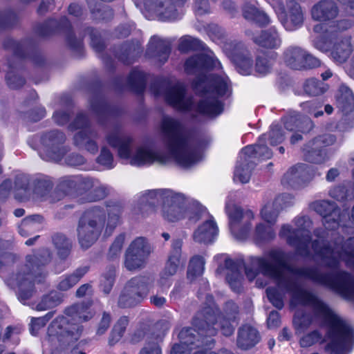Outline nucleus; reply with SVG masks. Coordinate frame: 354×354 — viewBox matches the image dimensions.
<instances>
[{
    "instance_id": "nucleus-1",
    "label": "nucleus",
    "mask_w": 354,
    "mask_h": 354,
    "mask_svg": "<svg viewBox=\"0 0 354 354\" xmlns=\"http://www.w3.org/2000/svg\"><path fill=\"white\" fill-rule=\"evenodd\" d=\"M245 275L250 281L256 278L259 271L264 276L274 279L277 288H268L267 297L274 306L279 309L283 307L285 292L291 295L290 306H310L313 315L295 313L293 326L295 334L301 335L312 324L325 326L333 331L342 320L326 304L312 293L304 290L298 283L297 276H300L326 286L340 295L343 298L354 301V279L344 272L324 274L315 268H304L294 271L288 266L287 257L281 250H272L266 257H251L250 267L246 266Z\"/></svg>"
},
{
    "instance_id": "nucleus-2",
    "label": "nucleus",
    "mask_w": 354,
    "mask_h": 354,
    "mask_svg": "<svg viewBox=\"0 0 354 354\" xmlns=\"http://www.w3.org/2000/svg\"><path fill=\"white\" fill-rule=\"evenodd\" d=\"M160 129L167 140L169 154L157 151L150 145H142L134 150L133 140L118 130L109 133L106 139L109 145L118 149L121 159L133 166L166 165L174 159L180 165L188 167L202 158L201 151L192 147L183 136V127L179 120L163 115Z\"/></svg>"
},
{
    "instance_id": "nucleus-3",
    "label": "nucleus",
    "mask_w": 354,
    "mask_h": 354,
    "mask_svg": "<svg viewBox=\"0 0 354 354\" xmlns=\"http://www.w3.org/2000/svg\"><path fill=\"white\" fill-rule=\"evenodd\" d=\"M295 228L289 225H283L279 236L286 240L288 244L293 246L297 252L303 256L314 254L328 267H335L340 261H344L348 266L354 267V237L348 239L342 245V239L333 245H326L324 236L315 231L317 239L311 241L309 230L312 222L308 217L299 216L294 220Z\"/></svg>"
},
{
    "instance_id": "nucleus-4",
    "label": "nucleus",
    "mask_w": 354,
    "mask_h": 354,
    "mask_svg": "<svg viewBox=\"0 0 354 354\" xmlns=\"http://www.w3.org/2000/svg\"><path fill=\"white\" fill-rule=\"evenodd\" d=\"M238 313L237 306L232 301H227L225 307V315H218L217 308H207L203 310V319L196 317L194 325L196 328H183L180 330L178 337L180 344H175L171 348V354H190L193 349L199 348L194 354H207L204 345L209 346L213 340L211 338L217 332L215 326H219L223 334L231 335L234 330L236 315Z\"/></svg>"
},
{
    "instance_id": "nucleus-5",
    "label": "nucleus",
    "mask_w": 354,
    "mask_h": 354,
    "mask_svg": "<svg viewBox=\"0 0 354 354\" xmlns=\"http://www.w3.org/2000/svg\"><path fill=\"white\" fill-rule=\"evenodd\" d=\"M108 214L106 232H111L119 223L122 209L120 205L110 207L106 211L95 206L87 209L80 218L77 232L82 248L91 247L100 236L104 226L106 214Z\"/></svg>"
},
{
    "instance_id": "nucleus-6",
    "label": "nucleus",
    "mask_w": 354,
    "mask_h": 354,
    "mask_svg": "<svg viewBox=\"0 0 354 354\" xmlns=\"http://www.w3.org/2000/svg\"><path fill=\"white\" fill-rule=\"evenodd\" d=\"M82 331V326L70 324L64 316L57 317L48 328L43 347L51 354H85L80 351L77 342Z\"/></svg>"
},
{
    "instance_id": "nucleus-7",
    "label": "nucleus",
    "mask_w": 354,
    "mask_h": 354,
    "mask_svg": "<svg viewBox=\"0 0 354 354\" xmlns=\"http://www.w3.org/2000/svg\"><path fill=\"white\" fill-rule=\"evenodd\" d=\"M194 88L201 94V99L196 110L209 116H215L223 111V106L219 98L228 90V79L225 76L210 74L198 77Z\"/></svg>"
},
{
    "instance_id": "nucleus-8",
    "label": "nucleus",
    "mask_w": 354,
    "mask_h": 354,
    "mask_svg": "<svg viewBox=\"0 0 354 354\" xmlns=\"http://www.w3.org/2000/svg\"><path fill=\"white\" fill-rule=\"evenodd\" d=\"M50 254L45 249L41 253L29 255L26 263L15 275L6 280V283L13 289L18 290L19 297L21 299L29 298L33 291L35 282L39 283L45 274L42 266L50 261Z\"/></svg>"
},
{
    "instance_id": "nucleus-9",
    "label": "nucleus",
    "mask_w": 354,
    "mask_h": 354,
    "mask_svg": "<svg viewBox=\"0 0 354 354\" xmlns=\"http://www.w3.org/2000/svg\"><path fill=\"white\" fill-rule=\"evenodd\" d=\"M155 200L161 204V215L167 221L176 222L185 217L186 209L184 196L171 189H162L148 190L143 194L142 201L148 204L145 208L150 212H143V216H147L154 212L151 205L154 203Z\"/></svg>"
},
{
    "instance_id": "nucleus-10",
    "label": "nucleus",
    "mask_w": 354,
    "mask_h": 354,
    "mask_svg": "<svg viewBox=\"0 0 354 354\" xmlns=\"http://www.w3.org/2000/svg\"><path fill=\"white\" fill-rule=\"evenodd\" d=\"M153 280L149 276H137L127 281L119 299L122 308H131L141 303L147 296Z\"/></svg>"
},
{
    "instance_id": "nucleus-11",
    "label": "nucleus",
    "mask_w": 354,
    "mask_h": 354,
    "mask_svg": "<svg viewBox=\"0 0 354 354\" xmlns=\"http://www.w3.org/2000/svg\"><path fill=\"white\" fill-rule=\"evenodd\" d=\"M330 342L326 346L328 354H347L350 352L353 343V329L344 320L333 331L328 330Z\"/></svg>"
},
{
    "instance_id": "nucleus-12",
    "label": "nucleus",
    "mask_w": 354,
    "mask_h": 354,
    "mask_svg": "<svg viewBox=\"0 0 354 354\" xmlns=\"http://www.w3.org/2000/svg\"><path fill=\"white\" fill-rule=\"evenodd\" d=\"M152 252V248L144 237L136 238L125 252L124 266L130 271L144 268Z\"/></svg>"
},
{
    "instance_id": "nucleus-13",
    "label": "nucleus",
    "mask_w": 354,
    "mask_h": 354,
    "mask_svg": "<svg viewBox=\"0 0 354 354\" xmlns=\"http://www.w3.org/2000/svg\"><path fill=\"white\" fill-rule=\"evenodd\" d=\"M226 213L229 218L230 229L237 239H245L251 227V221L254 218L251 210H243L241 207L229 203L226 204Z\"/></svg>"
},
{
    "instance_id": "nucleus-14",
    "label": "nucleus",
    "mask_w": 354,
    "mask_h": 354,
    "mask_svg": "<svg viewBox=\"0 0 354 354\" xmlns=\"http://www.w3.org/2000/svg\"><path fill=\"white\" fill-rule=\"evenodd\" d=\"M274 9L286 30H293L302 25L304 13L300 5L295 0H288L286 8L281 1H277Z\"/></svg>"
},
{
    "instance_id": "nucleus-15",
    "label": "nucleus",
    "mask_w": 354,
    "mask_h": 354,
    "mask_svg": "<svg viewBox=\"0 0 354 354\" xmlns=\"http://www.w3.org/2000/svg\"><path fill=\"white\" fill-rule=\"evenodd\" d=\"M69 128L72 131L80 129L74 136L75 145L84 148L92 154H95L98 151V146L93 140L97 137V133L88 127V120L84 114L77 115Z\"/></svg>"
},
{
    "instance_id": "nucleus-16",
    "label": "nucleus",
    "mask_w": 354,
    "mask_h": 354,
    "mask_svg": "<svg viewBox=\"0 0 354 354\" xmlns=\"http://www.w3.org/2000/svg\"><path fill=\"white\" fill-rule=\"evenodd\" d=\"M65 136L58 131H52L44 134L41 138L40 156L46 160L59 161L67 149L62 146Z\"/></svg>"
},
{
    "instance_id": "nucleus-17",
    "label": "nucleus",
    "mask_w": 354,
    "mask_h": 354,
    "mask_svg": "<svg viewBox=\"0 0 354 354\" xmlns=\"http://www.w3.org/2000/svg\"><path fill=\"white\" fill-rule=\"evenodd\" d=\"M315 170L306 164H297L290 167L284 174L281 181L283 185L295 189L304 188L313 180Z\"/></svg>"
},
{
    "instance_id": "nucleus-18",
    "label": "nucleus",
    "mask_w": 354,
    "mask_h": 354,
    "mask_svg": "<svg viewBox=\"0 0 354 354\" xmlns=\"http://www.w3.org/2000/svg\"><path fill=\"white\" fill-rule=\"evenodd\" d=\"M145 10L162 21L176 19L180 8L174 0H142Z\"/></svg>"
},
{
    "instance_id": "nucleus-19",
    "label": "nucleus",
    "mask_w": 354,
    "mask_h": 354,
    "mask_svg": "<svg viewBox=\"0 0 354 354\" xmlns=\"http://www.w3.org/2000/svg\"><path fill=\"white\" fill-rule=\"evenodd\" d=\"M312 208L323 216V223L328 230H335L341 221L340 210L334 202L322 200L314 202Z\"/></svg>"
},
{
    "instance_id": "nucleus-20",
    "label": "nucleus",
    "mask_w": 354,
    "mask_h": 354,
    "mask_svg": "<svg viewBox=\"0 0 354 354\" xmlns=\"http://www.w3.org/2000/svg\"><path fill=\"white\" fill-rule=\"evenodd\" d=\"M166 101L173 107L180 111H188L192 109V101L185 95V86L181 83L171 86L165 93Z\"/></svg>"
},
{
    "instance_id": "nucleus-21",
    "label": "nucleus",
    "mask_w": 354,
    "mask_h": 354,
    "mask_svg": "<svg viewBox=\"0 0 354 354\" xmlns=\"http://www.w3.org/2000/svg\"><path fill=\"white\" fill-rule=\"evenodd\" d=\"M215 259L221 263L224 262L226 269V280L234 291H239L241 286L243 279L240 272L241 263H235L229 259L225 254H218L215 257Z\"/></svg>"
},
{
    "instance_id": "nucleus-22",
    "label": "nucleus",
    "mask_w": 354,
    "mask_h": 354,
    "mask_svg": "<svg viewBox=\"0 0 354 354\" xmlns=\"http://www.w3.org/2000/svg\"><path fill=\"white\" fill-rule=\"evenodd\" d=\"M212 54H200L189 58L185 64L187 73H195L203 68H220V62Z\"/></svg>"
},
{
    "instance_id": "nucleus-23",
    "label": "nucleus",
    "mask_w": 354,
    "mask_h": 354,
    "mask_svg": "<svg viewBox=\"0 0 354 354\" xmlns=\"http://www.w3.org/2000/svg\"><path fill=\"white\" fill-rule=\"evenodd\" d=\"M338 8L332 0H323L315 4L311 10L313 19L319 21H330L337 17Z\"/></svg>"
},
{
    "instance_id": "nucleus-24",
    "label": "nucleus",
    "mask_w": 354,
    "mask_h": 354,
    "mask_svg": "<svg viewBox=\"0 0 354 354\" xmlns=\"http://www.w3.org/2000/svg\"><path fill=\"white\" fill-rule=\"evenodd\" d=\"M247 35L252 37L253 41L258 46L266 48H277L281 46V40L277 30L272 27L262 31L259 35H254L248 30Z\"/></svg>"
},
{
    "instance_id": "nucleus-25",
    "label": "nucleus",
    "mask_w": 354,
    "mask_h": 354,
    "mask_svg": "<svg viewBox=\"0 0 354 354\" xmlns=\"http://www.w3.org/2000/svg\"><path fill=\"white\" fill-rule=\"evenodd\" d=\"M267 140L266 135H263L259 140V144L256 145H250L243 148L241 152V161H247L248 158L253 159L261 158L262 159H269L272 157V151L265 145Z\"/></svg>"
},
{
    "instance_id": "nucleus-26",
    "label": "nucleus",
    "mask_w": 354,
    "mask_h": 354,
    "mask_svg": "<svg viewBox=\"0 0 354 354\" xmlns=\"http://www.w3.org/2000/svg\"><path fill=\"white\" fill-rule=\"evenodd\" d=\"M217 234L216 224L211 217L198 226L194 232L193 237L196 242L207 244L214 241Z\"/></svg>"
},
{
    "instance_id": "nucleus-27",
    "label": "nucleus",
    "mask_w": 354,
    "mask_h": 354,
    "mask_svg": "<svg viewBox=\"0 0 354 354\" xmlns=\"http://www.w3.org/2000/svg\"><path fill=\"white\" fill-rule=\"evenodd\" d=\"M170 53V44L158 37H152L149 42L147 54L158 59L160 64H164Z\"/></svg>"
},
{
    "instance_id": "nucleus-28",
    "label": "nucleus",
    "mask_w": 354,
    "mask_h": 354,
    "mask_svg": "<svg viewBox=\"0 0 354 354\" xmlns=\"http://www.w3.org/2000/svg\"><path fill=\"white\" fill-rule=\"evenodd\" d=\"M285 128L290 131H299L302 133L309 132L313 128L311 120L306 116H301L296 113H292L283 119Z\"/></svg>"
},
{
    "instance_id": "nucleus-29",
    "label": "nucleus",
    "mask_w": 354,
    "mask_h": 354,
    "mask_svg": "<svg viewBox=\"0 0 354 354\" xmlns=\"http://www.w3.org/2000/svg\"><path fill=\"white\" fill-rule=\"evenodd\" d=\"M259 339V332L254 327L244 325L239 330L237 345L241 348L247 350L254 346Z\"/></svg>"
},
{
    "instance_id": "nucleus-30",
    "label": "nucleus",
    "mask_w": 354,
    "mask_h": 354,
    "mask_svg": "<svg viewBox=\"0 0 354 354\" xmlns=\"http://www.w3.org/2000/svg\"><path fill=\"white\" fill-rule=\"evenodd\" d=\"M230 48L231 45H226L225 49L235 63L239 72L245 75L250 74L253 64L252 58L242 53L231 50Z\"/></svg>"
},
{
    "instance_id": "nucleus-31",
    "label": "nucleus",
    "mask_w": 354,
    "mask_h": 354,
    "mask_svg": "<svg viewBox=\"0 0 354 354\" xmlns=\"http://www.w3.org/2000/svg\"><path fill=\"white\" fill-rule=\"evenodd\" d=\"M307 52L301 48L292 46L285 52V62L292 68H304Z\"/></svg>"
},
{
    "instance_id": "nucleus-32",
    "label": "nucleus",
    "mask_w": 354,
    "mask_h": 354,
    "mask_svg": "<svg viewBox=\"0 0 354 354\" xmlns=\"http://www.w3.org/2000/svg\"><path fill=\"white\" fill-rule=\"evenodd\" d=\"M352 50L351 40L348 38H344L334 44L330 55L335 62L343 63L348 58Z\"/></svg>"
},
{
    "instance_id": "nucleus-33",
    "label": "nucleus",
    "mask_w": 354,
    "mask_h": 354,
    "mask_svg": "<svg viewBox=\"0 0 354 354\" xmlns=\"http://www.w3.org/2000/svg\"><path fill=\"white\" fill-rule=\"evenodd\" d=\"M91 305V303L75 304L66 310V314L77 322H86L94 315L93 312L89 308Z\"/></svg>"
},
{
    "instance_id": "nucleus-34",
    "label": "nucleus",
    "mask_w": 354,
    "mask_h": 354,
    "mask_svg": "<svg viewBox=\"0 0 354 354\" xmlns=\"http://www.w3.org/2000/svg\"><path fill=\"white\" fill-rule=\"evenodd\" d=\"M337 106L344 113L354 109V96L351 90L346 86H341L337 96Z\"/></svg>"
},
{
    "instance_id": "nucleus-35",
    "label": "nucleus",
    "mask_w": 354,
    "mask_h": 354,
    "mask_svg": "<svg viewBox=\"0 0 354 354\" xmlns=\"http://www.w3.org/2000/svg\"><path fill=\"white\" fill-rule=\"evenodd\" d=\"M277 54L274 52L258 55L256 58L255 71L261 75L271 72L277 59Z\"/></svg>"
},
{
    "instance_id": "nucleus-36",
    "label": "nucleus",
    "mask_w": 354,
    "mask_h": 354,
    "mask_svg": "<svg viewBox=\"0 0 354 354\" xmlns=\"http://www.w3.org/2000/svg\"><path fill=\"white\" fill-rule=\"evenodd\" d=\"M306 160L315 164H321L328 160L326 152L320 147L311 145V140L303 149Z\"/></svg>"
},
{
    "instance_id": "nucleus-37",
    "label": "nucleus",
    "mask_w": 354,
    "mask_h": 354,
    "mask_svg": "<svg viewBox=\"0 0 354 354\" xmlns=\"http://www.w3.org/2000/svg\"><path fill=\"white\" fill-rule=\"evenodd\" d=\"M43 218L39 215H33L24 218L19 226V232L23 236H28L41 228Z\"/></svg>"
},
{
    "instance_id": "nucleus-38",
    "label": "nucleus",
    "mask_w": 354,
    "mask_h": 354,
    "mask_svg": "<svg viewBox=\"0 0 354 354\" xmlns=\"http://www.w3.org/2000/svg\"><path fill=\"white\" fill-rule=\"evenodd\" d=\"M245 19L255 21L260 25H267L270 23L269 17L263 11L259 10L251 3H245L243 8Z\"/></svg>"
},
{
    "instance_id": "nucleus-39",
    "label": "nucleus",
    "mask_w": 354,
    "mask_h": 354,
    "mask_svg": "<svg viewBox=\"0 0 354 354\" xmlns=\"http://www.w3.org/2000/svg\"><path fill=\"white\" fill-rule=\"evenodd\" d=\"M234 171V180H239L241 183H247L250 178L251 171L254 167V161L248 158L247 161H241V153Z\"/></svg>"
},
{
    "instance_id": "nucleus-40",
    "label": "nucleus",
    "mask_w": 354,
    "mask_h": 354,
    "mask_svg": "<svg viewBox=\"0 0 354 354\" xmlns=\"http://www.w3.org/2000/svg\"><path fill=\"white\" fill-rule=\"evenodd\" d=\"M86 266L78 268L72 274L64 276L57 285L60 290L66 291L74 286L80 279L88 272Z\"/></svg>"
},
{
    "instance_id": "nucleus-41",
    "label": "nucleus",
    "mask_w": 354,
    "mask_h": 354,
    "mask_svg": "<svg viewBox=\"0 0 354 354\" xmlns=\"http://www.w3.org/2000/svg\"><path fill=\"white\" fill-rule=\"evenodd\" d=\"M205 269V260L201 256L193 257L189 261L187 277L193 280L194 279L200 277L203 274Z\"/></svg>"
},
{
    "instance_id": "nucleus-42",
    "label": "nucleus",
    "mask_w": 354,
    "mask_h": 354,
    "mask_svg": "<svg viewBox=\"0 0 354 354\" xmlns=\"http://www.w3.org/2000/svg\"><path fill=\"white\" fill-rule=\"evenodd\" d=\"M129 324V319L126 316L121 317L115 324L109 337V344L113 345L117 343L123 336Z\"/></svg>"
},
{
    "instance_id": "nucleus-43",
    "label": "nucleus",
    "mask_w": 354,
    "mask_h": 354,
    "mask_svg": "<svg viewBox=\"0 0 354 354\" xmlns=\"http://www.w3.org/2000/svg\"><path fill=\"white\" fill-rule=\"evenodd\" d=\"M279 211V207L272 201L263 206L261 212V216L263 221L270 225H274L277 221Z\"/></svg>"
},
{
    "instance_id": "nucleus-44",
    "label": "nucleus",
    "mask_w": 354,
    "mask_h": 354,
    "mask_svg": "<svg viewBox=\"0 0 354 354\" xmlns=\"http://www.w3.org/2000/svg\"><path fill=\"white\" fill-rule=\"evenodd\" d=\"M62 299L60 295L56 292L45 295L37 305V310H46L58 306Z\"/></svg>"
},
{
    "instance_id": "nucleus-45",
    "label": "nucleus",
    "mask_w": 354,
    "mask_h": 354,
    "mask_svg": "<svg viewBox=\"0 0 354 354\" xmlns=\"http://www.w3.org/2000/svg\"><path fill=\"white\" fill-rule=\"evenodd\" d=\"M326 89L324 83L315 79L308 80L304 84L305 93L311 96L322 94Z\"/></svg>"
},
{
    "instance_id": "nucleus-46",
    "label": "nucleus",
    "mask_w": 354,
    "mask_h": 354,
    "mask_svg": "<svg viewBox=\"0 0 354 354\" xmlns=\"http://www.w3.org/2000/svg\"><path fill=\"white\" fill-rule=\"evenodd\" d=\"M53 241L58 250L59 255L62 258L66 257L71 247L69 240L64 235L56 234L54 236Z\"/></svg>"
},
{
    "instance_id": "nucleus-47",
    "label": "nucleus",
    "mask_w": 354,
    "mask_h": 354,
    "mask_svg": "<svg viewBox=\"0 0 354 354\" xmlns=\"http://www.w3.org/2000/svg\"><path fill=\"white\" fill-rule=\"evenodd\" d=\"M203 48L202 42L196 38L185 36L180 39L178 49L181 52L185 53L191 50H196Z\"/></svg>"
},
{
    "instance_id": "nucleus-48",
    "label": "nucleus",
    "mask_w": 354,
    "mask_h": 354,
    "mask_svg": "<svg viewBox=\"0 0 354 354\" xmlns=\"http://www.w3.org/2000/svg\"><path fill=\"white\" fill-rule=\"evenodd\" d=\"M275 236V232L271 226L259 223L256 227L255 239L259 241H270Z\"/></svg>"
},
{
    "instance_id": "nucleus-49",
    "label": "nucleus",
    "mask_w": 354,
    "mask_h": 354,
    "mask_svg": "<svg viewBox=\"0 0 354 354\" xmlns=\"http://www.w3.org/2000/svg\"><path fill=\"white\" fill-rule=\"evenodd\" d=\"M336 141L337 138L334 134L330 133H325L312 140L311 145L323 148L334 145Z\"/></svg>"
},
{
    "instance_id": "nucleus-50",
    "label": "nucleus",
    "mask_w": 354,
    "mask_h": 354,
    "mask_svg": "<svg viewBox=\"0 0 354 354\" xmlns=\"http://www.w3.org/2000/svg\"><path fill=\"white\" fill-rule=\"evenodd\" d=\"M94 188L93 191L88 196V201H95L104 198L109 192V189L105 185H102L98 183V182H95V185L93 187Z\"/></svg>"
},
{
    "instance_id": "nucleus-51",
    "label": "nucleus",
    "mask_w": 354,
    "mask_h": 354,
    "mask_svg": "<svg viewBox=\"0 0 354 354\" xmlns=\"http://www.w3.org/2000/svg\"><path fill=\"white\" fill-rule=\"evenodd\" d=\"M53 312H49L44 317L32 318L30 325L31 334L36 335L38 330L46 324V323L53 317Z\"/></svg>"
},
{
    "instance_id": "nucleus-52",
    "label": "nucleus",
    "mask_w": 354,
    "mask_h": 354,
    "mask_svg": "<svg viewBox=\"0 0 354 354\" xmlns=\"http://www.w3.org/2000/svg\"><path fill=\"white\" fill-rule=\"evenodd\" d=\"M266 138L269 140L270 145H277L283 141L285 136L278 125L272 124L268 135H266Z\"/></svg>"
},
{
    "instance_id": "nucleus-53",
    "label": "nucleus",
    "mask_w": 354,
    "mask_h": 354,
    "mask_svg": "<svg viewBox=\"0 0 354 354\" xmlns=\"http://www.w3.org/2000/svg\"><path fill=\"white\" fill-rule=\"evenodd\" d=\"M322 339V335L317 330L308 333L299 339V344L301 347L306 348L313 346Z\"/></svg>"
},
{
    "instance_id": "nucleus-54",
    "label": "nucleus",
    "mask_w": 354,
    "mask_h": 354,
    "mask_svg": "<svg viewBox=\"0 0 354 354\" xmlns=\"http://www.w3.org/2000/svg\"><path fill=\"white\" fill-rule=\"evenodd\" d=\"M71 180H73V182L77 183L78 185L76 192L80 193L88 191L93 188L95 182L88 177H84L82 176L73 178Z\"/></svg>"
},
{
    "instance_id": "nucleus-55",
    "label": "nucleus",
    "mask_w": 354,
    "mask_h": 354,
    "mask_svg": "<svg viewBox=\"0 0 354 354\" xmlns=\"http://www.w3.org/2000/svg\"><path fill=\"white\" fill-rule=\"evenodd\" d=\"M97 162L105 167L106 169H111L114 167L113 157L111 153L106 147H102L100 156L97 157Z\"/></svg>"
},
{
    "instance_id": "nucleus-56",
    "label": "nucleus",
    "mask_w": 354,
    "mask_h": 354,
    "mask_svg": "<svg viewBox=\"0 0 354 354\" xmlns=\"http://www.w3.org/2000/svg\"><path fill=\"white\" fill-rule=\"evenodd\" d=\"M27 185H28V178L24 176L21 175L17 177L15 182V189L17 190V193L15 194L16 198L22 200L24 199V195L27 192Z\"/></svg>"
},
{
    "instance_id": "nucleus-57",
    "label": "nucleus",
    "mask_w": 354,
    "mask_h": 354,
    "mask_svg": "<svg viewBox=\"0 0 354 354\" xmlns=\"http://www.w3.org/2000/svg\"><path fill=\"white\" fill-rule=\"evenodd\" d=\"M181 263L180 258L177 257V256L169 255L166 266L162 271L174 276L177 272L178 268Z\"/></svg>"
},
{
    "instance_id": "nucleus-58",
    "label": "nucleus",
    "mask_w": 354,
    "mask_h": 354,
    "mask_svg": "<svg viewBox=\"0 0 354 354\" xmlns=\"http://www.w3.org/2000/svg\"><path fill=\"white\" fill-rule=\"evenodd\" d=\"M329 195L337 201H342L347 198H352L353 196H350L347 194V190L344 185H337L332 187L329 191Z\"/></svg>"
},
{
    "instance_id": "nucleus-59",
    "label": "nucleus",
    "mask_w": 354,
    "mask_h": 354,
    "mask_svg": "<svg viewBox=\"0 0 354 354\" xmlns=\"http://www.w3.org/2000/svg\"><path fill=\"white\" fill-rule=\"evenodd\" d=\"M111 322V317L110 314L104 312L102 314V318L100 319V322L97 324L96 328V334L97 335H104L109 328Z\"/></svg>"
},
{
    "instance_id": "nucleus-60",
    "label": "nucleus",
    "mask_w": 354,
    "mask_h": 354,
    "mask_svg": "<svg viewBox=\"0 0 354 354\" xmlns=\"http://www.w3.org/2000/svg\"><path fill=\"white\" fill-rule=\"evenodd\" d=\"M78 176H64L62 178L60 186L62 189L68 193L76 192L77 188V183L73 182V178L77 177Z\"/></svg>"
},
{
    "instance_id": "nucleus-61",
    "label": "nucleus",
    "mask_w": 354,
    "mask_h": 354,
    "mask_svg": "<svg viewBox=\"0 0 354 354\" xmlns=\"http://www.w3.org/2000/svg\"><path fill=\"white\" fill-rule=\"evenodd\" d=\"M124 235H119L111 245L109 250V254L112 257L118 256L122 248L124 242Z\"/></svg>"
},
{
    "instance_id": "nucleus-62",
    "label": "nucleus",
    "mask_w": 354,
    "mask_h": 354,
    "mask_svg": "<svg viewBox=\"0 0 354 354\" xmlns=\"http://www.w3.org/2000/svg\"><path fill=\"white\" fill-rule=\"evenodd\" d=\"M88 33L90 35L91 37V44L92 47L96 50V51H101L104 48V43L102 41L101 39L98 36L96 31H94L91 28L87 29Z\"/></svg>"
},
{
    "instance_id": "nucleus-63",
    "label": "nucleus",
    "mask_w": 354,
    "mask_h": 354,
    "mask_svg": "<svg viewBox=\"0 0 354 354\" xmlns=\"http://www.w3.org/2000/svg\"><path fill=\"white\" fill-rule=\"evenodd\" d=\"M293 201L294 197L292 194H283L279 195L274 201L275 204H277V207H279L280 209L290 205L292 204Z\"/></svg>"
},
{
    "instance_id": "nucleus-64",
    "label": "nucleus",
    "mask_w": 354,
    "mask_h": 354,
    "mask_svg": "<svg viewBox=\"0 0 354 354\" xmlns=\"http://www.w3.org/2000/svg\"><path fill=\"white\" fill-rule=\"evenodd\" d=\"M129 81L132 85L142 86L145 82V75L141 71L133 70L129 76Z\"/></svg>"
}]
</instances>
